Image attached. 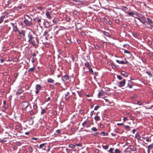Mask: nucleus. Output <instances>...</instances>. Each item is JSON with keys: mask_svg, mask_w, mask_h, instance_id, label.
<instances>
[{"mask_svg": "<svg viewBox=\"0 0 153 153\" xmlns=\"http://www.w3.org/2000/svg\"><path fill=\"white\" fill-rule=\"evenodd\" d=\"M128 10V8L125 6H122V10L125 12V13H126V11Z\"/></svg>", "mask_w": 153, "mask_h": 153, "instance_id": "f3484780", "label": "nucleus"}, {"mask_svg": "<svg viewBox=\"0 0 153 153\" xmlns=\"http://www.w3.org/2000/svg\"><path fill=\"white\" fill-rule=\"evenodd\" d=\"M33 34H34L33 32V33H28V37L29 39L28 41L30 43L32 44L35 48L37 47L39 41L37 39L36 37H35L33 36Z\"/></svg>", "mask_w": 153, "mask_h": 153, "instance_id": "f03ea898", "label": "nucleus"}, {"mask_svg": "<svg viewBox=\"0 0 153 153\" xmlns=\"http://www.w3.org/2000/svg\"><path fill=\"white\" fill-rule=\"evenodd\" d=\"M18 32L20 34L24 36H25V32L23 30H21L20 31L19 30V31H18Z\"/></svg>", "mask_w": 153, "mask_h": 153, "instance_id": "aec40b11", "label": "nucleus"}, {"mask_svg": "<svg viewBox=\"0 0 153 153\" xmlns=\"http://www.w3.org/2000/svg\"><path fill=\"white\" fill-rule=\"evenodd\" d=\"M63 78L66 80H67L69 79V76L68 75H65L64 76Z\"/></svg>", "mask_w": 153, "mask_h": 153, "instance_id": "7c9ffc66", "label": "nucleus"}, {"mask_svg": "<svg viewBox=\"0 0 153 153\" xmlns=\"http://www.w3.org/2000/svg\"><path fill=\"white\" fill-rule=\"evenodd\" d=\"M66 42L68 44H69L71 43V40L70 39H67L65 40Z\"/></svg>", "mask_w": 153, "mask_h": 153, "instance_id": "c03bdc74", "label": "nucleus"}, {"mask_svg": "<svg viewBox=\"0 0 153 153\" xmlns=\"http://www.w3.org/2000/svg\"><path fill=\"white\" fill-rule=\"evenodd\" d=\"M17 145L18 146H20L21 145V143L19 142H17L16 143Z\"/></svg>", "mask_w": 153, "mask_h": 153, "instance_id": "774afa93", "label": "nucleus"}, {"mask_svg": "<svg viewBox=\"0 0 153 153\" xmlns=\"http://www.w3.org/2000/svg\"><path fill=\"white\" fill-rule=\"evenodd\" d=\"M121 74L124 76L125 77H127L128 76V74L125 71H122L121 72Z\"/></svg>", "mask_w": 153, "mask_h": 153, "instance_id": "9b49d317", "label": "nucleus"}, {"mask_svg": "<svg viewBox=\"0 0 153 153\" xmlns=\"http://www.w3.org/2000/svg\"><path fill=\"white\" fill-rule=\"evenodd\" d=\"M135 137L138 140H140V137L139 134L138 133H137L136 134Z\"/></svg>", "mask_w": 153, "mask_h": 153, "instance_id": "393cba45", "label": "nucleus"}, {"mask_svg": "<svg viewBox=\"0 0 153 153\" xmlns=\"http://www.w3.org/2000/svg\"><path fill=\"white\" fill-rule=\"evenodd\" d=\"M100 134H102V136H107L108 135V133L105 132H102Z\"/></svg>", "mask_w": 153, "mask_h": 153, "instance_id": "c9c22d12", "label": "nucleus"}, {"mask_svg": "<svg viewBox=\"0 0 153 153\" xmlns=\"http://www.w3.org/2000/svg\"><path fill=\"white\" fill-rule=\"evenodd\" d=\"M104 21L106 23L108 24V21L106 18L104 17L103 18Z\"/></svg>", "mask_w": 153, "mask_h": 153, "instance_id": "a18cd8bd", "label": "nucleus"}, {"mask_svg": "<svg viewBox=\"0 0 153 153\" xmlns=\"http://www.w3.org/2000/svg\"><path fill=\"white\" fill-rule=\"evenodd\" d=\"M94 119L96 121H99L100 120V117L98 116H97L94 117Z\"/></svg>", "mask_w": 153, "mask_h": 153, "instance_id": "2f4dec72", "label": "nucleus"}, {"mask_svg": "<svg viewBox=\"0 0 153 153\" xmlns=\"http://www.w3.org/2000/svg\"><path fill=\"white\" fill-rule=\"evenodd\" d=\"M61 30H62V29H59V30H57V31H56L55 32V35H57L58 34L59 31Z\"/></svg>", "mask_w": 153, "mask_h": 153, "instance_id": "052dcab7", "label": "nucleus"}, {"mask_svg": "<svg viewBox=\"0 0 153 153\" xmlns=\"http://www.w3.org/2000/svg\"><path fill=\"white\" fill-rule=\"evenodd\" d=\"M44 27L45 28H48L50 26L49 23L46 21H44L43 23Z\"/></svg>", "mask_w": 153, "mask_h": 153, "instance_id": "6e6552de", "label": "nucleus"}, {"mask_svg": "<svg viewBox=\"0 0 153 153\" xmlns=\"http://www.w3.org/2000/svg\"><path fill=\"white\" fill-rule=\"evenodd\" d=\"M50 13L48 11H47L45 14V15L47 18L49 19H51V17L50 15Z\"/></svg>", "mask_w": 153, "mask_h": 153, "instance_id": "a211bd4d", "label": "nucleus"}, {"mask_svg": "<svg viewBox=\"0 0 153 153\" xmlns=\"http://www.w3.org/2000/svg\"><path fill=\"white\" fill-rule=\"evenodd\" d=\"M45 145V143H42V144H40L39 145V149H41V148H43L44 147V146Z\"/></svg>", "mask_w": 153, "mask_h": 153, "instance_id": "ea45409f", "label": "nucleus"}, {"mask_svg": "<svg viewBox=\"0 0 153 153\" xmlns=\"http://www.w3.org/2000/svg\"><path fill=\"white\" fill-rule=\"evenodd\" d=\"M52 21H53V22L55 23H57L58 22V21L57 20L55 19H53V20Z\"/></svg>", "mask_w": 153, "mask_h": 153, "instance_id": "de8ad7c7", "label": "nucleus"}, {"mask_svg": "<svg viewBox=\"0 0 153 153\" xmlns=\"http://www.w3.org/2000/svg\"><path fill=\"white\" fill-rule=\"evenodd\" d=\"M102 147L105 149H107L108 148V146L107 145H102Z\"/></svg>", "mask_w": 153, "mask_h": 153, "instance_id": "473e14b6", "label": "nucleus"}, {"mask_svg": "<svg viewBox=\"0 0 153 153\" xmlns=\"http://www.w3.org/2000/svg\"><path fill=\"white\" fill-rule=\"evenodd\" d=\"M104 91H100L98 93V97L99 98H100L101 96L104 95Z\"/></svg>", "mask_w": 153, "mask_h": 153, "instance_id": "f8f14e48", "label": "nucleus"}, {"mask_svg": "<svg viewBox=\"0 0 153 153\" xmlns=\"http://www.w3.org/2000/svg\"><path fill=\"white\" fill-rule=\"evenodd\" d=\"M89 72L91 74H93V70L91 68H90L89 69Z\"/></svg>", "mask_w": 153, "mask_h": 153, "instance_id": "4d7b16f0", "label": "nucleus"}, {"mask_svg": "<svg viewBox=\"0 0 153 153\" xmlns=\"http://www.w3.org/2000/svg\"><path fill=\"white\" fill-rule=\"evenodd\" d=\"M86 127H88L90 126V123L88 121H87L86 125Z\"/></svg>", "mask_w": 153, "mask_h": 153, "instance_id": "79ce46f5", "label": "nucleus"}, {"mask_svg": "<svg viewBox=\"0 0 153 153\" xmlns=\"http://www.w3.org/2000/svg\"><path fill=\"white\" fill-rule=\"evenodd\" d=\"M49 86L50 88H51L52 89H53L54 88V86H53V85H51V84L50 85H49Z\"/></svg>", "mask_w": 153, "mask_h": 153, "instance_id": "13d9d810", "label": "nucleus"}, {"mask_svg": "<svg viewBox=\"0 0 153 153\" xmlns=\"http://www.w3.org/2000/svg\"><path fill=\"white\" fill-rule=\"evenodd\" d=\"M147 21H146V24H147L150 25L151 26H153V22H152V20L149 18H147Z\"/></svg>", "mask_w": 153, "mask_h": 153, "instance_id": "39448f33", "label": "nucleus"}, {"mask_svg": "<svg viewBox=\"0 0 153 153\" xmlns=\"http://www.w3.org/2000/svg\"><path fill=\"white\" fill-rule=\"evenodd\" d=\"M136 18L138 19L143 24H144L145 26L146 25V21H143V20H141L140 18L137 17Z\"/></svg>", "mask_w": 153, "mask_h": 153, "instance_id": "b1692460", "label": "nucleus"}, {"mask_svg": "<svg viewBox=\"0 0 153 153\" xmlns=\"http://www.w3.org/2000/svg\"><path fill=\"white\" fill-rule=\"evenodd\" d=\"M116 62L119 64H125V62L124 61H123V60L120 61L118 60H116Z\"/></svg>", "mask_w": 153, "mask_h": 153, "instance_id": "412c9836", "label": "nucleus"}, {"mask_svg": "<svg viewBox=\"0 0 153 153\" xmlns=\"http://www.w3.org/2000/svg\"><path fill=\"white\" fill-rule=\"evenodd\" d=\"M48 34V31L46 30L44 32V33L43 34V36H45V35H47Z\"/></svg>", "mask_w": 153, "mask_h": 153, "instance_id": "6e6d98bb", "label": "nucleus"}, {"mask_svg": "<svg viewBox=\"0 0 153 153\" xmlns=\"http://www.w3.org/2000/svg\"><path fill=\"white\" fill-rule=\"evenodd\" d=\"M34 20L36 22L40 23L41 22V19L40 17H36L34 19Z\"/></svg>", "mask_w": 153, "mask_h": 153, "instance_id": "9d476101", "label": "nucleus"}, {"mask_svg": "<svg viewBox=\"0 0 153 153\" xmlns=\"http://www.w3.org/2000/svg\"><path fill=\"white\" fill-rule=\"evenodd\" d=\"M11 25H12L13 30L16 33L18 32L19 31V30L18 29L16 25H15L14 23H11Z\"/></svg>", "mask_w": 153, "mask_h": 153, "instance_id": "7ed1b4c3", "label": "nucleus"}, {"mask_svg": "<svg viewBox=\"0 0 153 153\" xmlns=\"http://www.w3.org/2000/svg\"><path fill=\"white\" fill-rule=\"evenodd\" d=\"M147 149L150 150L152 149L153 148V143L151 144L147 147Z\"/></svg>", "mask_w": 153, "mask_h": 153, "instance_id": "5701e85b", "label": "nucleus"}, {"mask_svg": "<svg viewBox=\"0 0 153 153\" xmlns=\"http://www.w3.org/2000/svg\"><path fill=\"white\" fill-rule=\"evenodd\" d=\"M83 93L82 92H78V94L79 97H81L82 95L83 94Z\"/></svg>", "mask_w": 153, "mask_h": 153, "instance_id": "5fc2aeb1", "label": "nucleus"}, {"mask_svg": "<svg viewBox=\"0 0 153 153\" xmlns=\"http://www.w3.org/2000/svg\"><path fill=\"white\" fill-rule=\"evenodd\" d=\"M133 85V83L131 81L129 80L128 81V86L130 88H132V86Z\"/></svg>", "mask_w": 153, "mask_h": 153, "instance_id": "1a4fd4ad", "label": "nucleus"}, {"mask_svg": "<svg viewBox=\"0 0 153 153\" xmlns=\"http://www.w3.org/2000/svg\"><path fill=\"white\" fill-rule=\"evenodd\" d=\"M146 141L148 142H150L151 141V140L149 138H147L146 139Z\"/></svg>", "mask_w": 153, "mask_h": 153, "instance_id": "338daca9", "label": "nucleus"}, {"mask_svg": "<svg viewBox=\"0 0 153 153\" xmlns=\"http://www.w3.org/2000/svg\"><path fill=\"white\" fill-rule=\"evenodd\" d=\"M86 121H85L83 123H82V126H83L85 127L86 126Z\"/></svg>", "mask_w": 153, "mask_h": 153, "instance_id": "603ef678", "label": "nucleus"}, {"mask_svg": "<svg viewBox=\"0 0 153 153\" xmlns=\"http://www.w3.org/2000/svg\"><path fill=\"white\" fill-rule=\"evenodd\" d=\"M123 47H129V45L127 44H126L125 45H124L123 46Z\"/></svg>", "mask_w": 153, "mask_h": 153, "instance_id": "69168bd1", "label": "nucleus"}, {"mask_svg": "<svg viewBox=\"0 0 153 153\" xmlns=\"http://www.w3.org/2000/svg\"><path fill=\"white\" fill-rule=\"evenodd\" d=\"M47 81L48 82L53 83L54 82V80L51 78H50L48 79Z\"/></svg>", "mask_w": 153, "mask_h": 153, "instance_id": "4be33fe9", "label": "nucleus"}, {"mask_svg": "<svg viewBox=\"0 0 153 153\" xmlns=\"http://www.w3.org/2000/svg\"><path fill=\"white\" fill-rule=\"evenodd\" d=\"M117 77L120 80H121L122 79V77L120 75H117Z\"/></svg>", "mask_w": 153, "mask_h": 153, "instance_id": "3c124183", "label": "nucleus"}, {"mask_svg": "<svg viewBox=\"0 0 153 153\" xmlns=\"http://www.w3.org/2000/svg\"><path fill=\"white\" fill-rule=\"evenodd\" d=\"M24 6L23 5H21L20 6H18L17 7V10H19L22 9L23 8H24Z\"/></svg>", "mask_w": 153, "mask_h": 153, "instance_id": "a878e982", "label": "nucleus"}, {"mask_svg": "<svg viewBox=\"0 0 153 153\" xmlns=\"http://www.w3.org/2000/svg\"><path fill=\"white\" fill-rule=\"evenodd\" d=\"M99 107L97 105L94 107V110H97L98 109V108H99Z\"/></svg>", "mask_w": 153, "mask_h": 153, "instance_id": "e2e57ef3", "label": "nucleus"}, {"mask_svg": "<svg viewBox=\"0 0 153 153\" xmlns=\"http://www.w3.org/2000/svg\"><path fill=\"white\" fill-rule=\"evenodd\" d=\"M5 15H2L0 17V24L2 23L4 21V19L5 18Z\"/></svg>", "mask_w": 153, "mask_h": 153, "instance_id": "ddd939ff", "label": "nucleus"}, {"mask_svg": "<svg viewBox=\"0 0 153 153\" xmlns=\"http://www.w3.org/2000/svg\"><path fill=\"white\" fill-rule=\"evenodd\" d=\"M19 24L22 27L30 26L32 25V19L31 17L27 15L24 16V19L23 21H19Z\"/></svg>", "mask_w": 153, "mask_h": 153, "instance_id": "f257e3e1", "label": "nucleus"}, {"mask_svg": "<svg viewBox=\"0 0 153 153\" xmlns=\"http://www.w3.org/2000/svg\"><path fill=\"white\" fill-rule=\"evenodd\" d=\"M75 145H74L73 144H70L68 145V146L70 148H71L72 149H74L75 147Z\"/></svg>", "mask_w": 153, "mask_h": 153, "instance_id": "c85d7f7f", "label": "nucleus"}, {"mask_svg": "<svg viewBox=\"0 0 153 153\" xmlns=\"http://www.w3.org/2000/svg\"><path fill=\"white\" fill-rule=\"evenodd\" d=\"M126 13L128 15H129L130 16H133L134 15H137L136 14H138V13L137 12H135V13H134L133 12H127Z\"/></svg>", "mask_w": 153, "mask_h": 153, "instance_id": "423d86ee", "label": "nucleus"}, {"mask_svg": "<svg viewBox=\"0 0 153 153\" xmlns=\"http://www.w3.org/2000/svg\"><path fill=\"white\" fill-rule=\"evenodd\" d=\"M130 149L132 151L135 152L136 151V149L133 146L130 145Z\"/></svg>", "mask_w": 153, "mask_h": 153, "instance_id": "6ab92c4d", "label": "nucleus"}, {"mask_svg": "<svg viewBox=\"0 0 153 153\" xmlns=\"http://www.w3.org/2000/svg\"><path fill=\"white\" fill-rule=\"evenodd\" d=\"M91 129L93 131H97V129L96 128L94 127L93 128H91Z\"/></svg>", "mask_w": 153, "mask_h": 153, "instance_id": "37998d69", "label": "nucleus"}, {"mask_svg": "<svg viewBox=\"0 0 153 153\" xmlns=\"http://www.w3.org/2000/svg\"><path fill=\"white\" fill-rule=\"evenodd\" d=\"M45 112V109H42L41 111V114H43Z\"/></svg>", "mask_w": 153, "mask_h": 153, "instance_id": "49530a36", "label": "nucleus"}, {"mask_svg": "<svg viewBox=\"0 0 153 153\" xmlns=\"http://www.w3.org/2000/svg\"><path fill=\"white\" fill-rule=\"evenodd\" d=\"M11 0H3V3L6 5H9L11 3Z\"/></svg>", "mask_w": 153, "mask_h": 153, "instance_id": "0eeeda50", "label": "nucleus"}, {"mask_svg": "<svg viewBox=\"0 0 153 153\" xmlns=\"http://www.w3.org/2000/svg\"><path fill=\"white\" fill-rule=\"evenodd\" d=\"M85 67H86L88 68L90 67V65L88 62H87L86 63H85Z\"/></svg>", "mask_w": 153, "mask_h": 153, "instance_id": "f704fd0d", "label": "nucleus"}, {"mask_svg": "<svg viewBox=\"0 0 153 153\" xmlns=\"http://www.w3.org/2000/svg\"><path fill=\"white\" fill-rule=\"evenodd\" d=\"M58 51L59 53L60 54H62L63 53V51L60 49H59Z\"/></svg>", "mask_w": 153, "mask_h": 153, "instance_id": "864d4df0", "label": "nucleus"}, {"mask_svg": "<svg viewBox=\"0 0 153 153\" xmlns=\"http://www.w3.org/2000/svg\"><path fill=\"white\" fill-rule=\"evenodd\" d=\"M23 92V91L21 89H18L17 91L16 92V94L17 95H19L22 93Z\"/></svg>", "mask_w": 153, "mask_h": 153, "instance_id": "2eb2a0df", "label": "nucleus"}, {"mask_svg": "<svg viewBox=\"0 0 153 153\" xmlns=\"http://www.w3.org/2000/svg\"><path fill=\"white\" fill-rule=\"evenodd\" d=\"M137 104L139 105H142V102L141 101H139L137 102Z\"/></svg>", "mask_w": 153, "mask_h": 153, "instance_id": "58836bf2", "label": "nucleus"}, {"mask_svg": "<svg viewBox=\"0 0 153 153\" xmlns=\"http://www.w3.org/2000/svg\"><path fill=\"white\" fill-rule=\"evenodd\" d=\"M146 72L149 75L150 77H152V74L149 72L146 71Z\"/></svg>", "mask_w": 153, "mask_h": 153, "instance_id": "8fccbe9b", "label": "nucleus"}, {"mask_svg": "<svg viewBox=\"0 0 153 153\" xmlns=\"http://www.w3.org/2000/svg\"><path fill=\"white\" fill-rule=\"evenodd\" d=\"M75 145L79 146V147H82V145L81 144H75Z\"/></svg>", "mask_w": 153, "mask_h": 153, "instance_id": "bf43d9fd", "label": "nucleus"}, {"mask_svg": "<svg viewBox=\"0 0 153 153\" xmlns=\"http://www.w3.org/2000/svg\"><path fill=\"white\" fill-rule=\"evenodd\" d=\"M124 52L125 53H128V54L130 53V52L128 50H125L124 51Z\"/></svg>", "mask_w": 153, "mask_h": 153, "instance_id": "680f3d73", "label": "nucleus"}, {"mask_svg": "<svg viewBox=\"0 0 153 153\" xmlns=\"http://www.w3.org/2000/svg\"><path fill=\"white\" fill-rule=\"evenodd\" d=\"M102 33L105 36L107 37H110V34L108 32H106L105 31H103L102 32Z\"/></svg>", "mask_w": 153, "mask_h": 153, "instance_id": "dca6fc26", "label": "nucleus"}, {"mask_svg": "<svg viewBox=\"0 0 153 153\" xmlns=\"http://www.w3.org/2000/svg\"><path fill=\"white\" fill-rule=\"evenodd\" d=\"M119 84L120 86H124L125 84V80L124 79L123 81L120 82Z\"/></svg>", "mask_w": 153, "mask_h": 153, "instance_id": "4468645a", "label": "nucleus"}, {"mask_svg": "<svg viewBox=\"0 0 153 153\" xmlns=\"http://www.w3.org/2000/svg\"><path fill=\"white\" fill-rule=\"evenodd\" d=\"M42 88L41 86L39 84H37L36 85L35 88L36 90V94H38L39 91V90Z\"/></svg>", "mask_w": 153, "mask_h": 153, "instance_id": "20e7f679", "label": "nucleus"}, {"mask_svg": "<svg viewBox=\"0 0 153 153\" xmlns=\"http://www.w3.org/2000/svg\"><path fill=\"white\" fill-rule=\"evenodd\" d=\"M107 24H108L109 25H111L112 24V21L110 20V21H108Z\"/></svg>", "mask_w": 153, "mask_h": 153, "instance_id": "0e129e2a", "label": "nucleus"}, {"mask_svg": "<svg viewBox=\"0 0 153 153\" xmlns=\"http://www.w3.org/2000/svg\"><path fill=\"white\" fill-rule=\"evenodd\" d=\"M114 148H110L108 151L110 153H114Z\"/></svg>", "mask_w": 153, "mask_h": 153, "instance_id": "c756f323", "label": "nucleus"}, {"mask_svg": "<svg viewBox=\"0 0 153 153\" xmlns=\"http://www.w3.org/2000/svg\"><path fill=\"white\" fill-rule=\"evenodd\" d=\"M28 149L29 150V151L31 152H32L33 151V149L31 147H29L28 148Z\"/></svg>", "mask_w": 153, "mask_h": 153, "instance_id": "a19ab883", "label": "nucleus"}, {"mask_svg": "<svg viewBox=\"0 0 153 153\" xmlns=\"http://www.w3.org/2000/svg\"><path fill=\"white\" fill-rule=\"evenodd\" d=\"M128 120V119L126 117H124L123 119V120L124 122H125L126 121Z\"/></svg>", "mask_w": 153, "mask_h": 153, "instance_id": "09e8293b", "label": "nucleus"}, {"mask_svg": "<svg viewBox=\"0 0 153 153\" xmlns=\"http://www.w3.org/2000/svg\"><path fill=\"white\" fill-rule=\"evenodd\" d=\"M121 152L117 149H116L115 150L114 153H121Z\"/></svg>", "mask_w": 153, "mask_h": 153, "instance_id": "4c0bfd02", "label": "nucleus"}, {"mask_svg": "<svg viewBox=\"0 0 153 153\" xmlns=\"http://www.w3.org/2000/svg\"><path fill=\"white\" fill-rule=\"evenodd\" d=\"M132 34L133 36L136 38L138 36V34L137 33H132Z\"/></svg>", "mask_w": 153, "mask_h": 153, "instance_id": "e433bc0d", "label": "nucleus"}, {"mask_svg": "<svg viewBox=\"0 0 153 153\" xmlns=\"http://www.w3.org/2000/svg\"><path fill=\"white\" fill-rule=\"evenodd\" d=\"M3 103L4 104V107L6 108H7L8 105L7 104H6V102L5 101H3Z\"/></svg>", "mask_w": 153, "mask_h": 153, "instance_id": "72a5a7b5", "label": "nucleus"}, {"mask_svg": "<svg viewBox=\"0 0 153 153\" xmlns=\"http://www.w3.org/2000/svg\"><path fill=\"white\" fill-rule=\"evenodd\" d=\"M34 67L33 66V67H32V68H30L28 70V71L29 72L34 71Z\"/></svg>", "mask_w": 153, "mask_h": 153, "instance_id": "bb28decb", "label": "nucleus"}, {"mask_svg": "<svg viewBox=\"0 0 153 153\" xmlns=\"http://www.w3.org/2000/svg\"><path fill=\"white\" fill-rule=\"evenodd\" d=\"M23 105H25V106L24 107V108H26L28 106V104L27 102H25L22 103Z\"/></svg>", "mask_w": 153, "mask_h": 153, "instance_id": "cd10ccee", "label": "nucleus"}]
</instances>
